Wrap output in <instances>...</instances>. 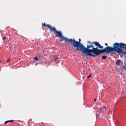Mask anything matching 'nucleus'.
<instances>
[{
	"label": "nucleus",
	"mask_w": 126,
	"mask_h": 126,
	"mask_svg": "<svg viewBox=\"0 0 126 126\" xmlns=\"http://www.w3.org/2000/svg\"><path fill=\"white\" fill-rule=\"evenodd\" d=\"M93 47H92L95 53V56L99 55L100 54L105 53L109 54L116 52L120 54V53L124 54H126V52L123 53L121 49V48H126V46L125 44L121 43H116L113 44V47L107 46L103 49H98V47H94L96 46H98L100 49H103V48L102 46H101L97 42H93L91 43Z\"/></svg>",
	"instance_id": "1"
},
{
	"label": "nucleus",
	"mask_w": 126,
	"mask_h": 126,
	"mask_svg": "<svg viewBox=\"0 0 126 126\" xmlns=\"http://www.w3.org/2000/svg\"><path fill=\"white\" fill-rule=\"evenodd\" d=\"M92 47L93 46L91 44L89 45H87V48L84 46L83 48L80 50L83 52L84 56H93L94 57H96L93 49L92 48Z\"/></svg>",
	"instance_id": "2"
},
{
	"label": "nucleus",
	"mask_w": 126,
	"mask_h": 126,
	"mask_svg": "<svg viewBox=\"0 0 126 126\" xmlns=\"http://www.w3.org/2000/svg\"><path fill=\"white\" fill-rule=\"evenodd\" d=\"M79 41H76L75 39L73 38V39L71 38L68 39L67 42H70L73 43V46L75 47H77L76 50H79L83 49L84 46L81 44L80 42L81 39H79Z\"/></svg>",
	"instance_id": "3"
},
{
	"label": "nucleus",
	"mask_w": 126,
	"mask_h": 126,
	"mask_svg": "<svg viewBox=\"0 0 126 126\" xmlns=\"http://www.w3.org/2000/svg\"><path fill=\"white\" fill-rule=\"evenodd\" d=\"M51 32L53 31L55 34V36L58 37H59L62 39L61 41L64 40L66 42H67L68 40L67 37H65L62 35V32L60 31H58L56 29L55 27H53L50 31Z\"/></svg>",
	"instance_id": "4"
},
{
	"label": "nucleus",
	"mask_w": 126,
	"mask_h": 126,
	"mask_svg": "<svg viewBox=\"0 0 126 126\" xmlns=\"http://www.w3.org/2000/svg\"><path fill=\"white\" fill-rule=\"evenodd\" d=\"M107 107L106 106H104L100 108L99 109L100 112H101L103 111L104 110H106Z\"/></svg>",
	"instance_id": "5"
},
{
	"label": "nucleus",
	"mask_w": 126,
	"mask_h": 126,
	"mask_svg": "<svg viewBox=\"0 0 126 126\" xmlns=\"http://www.w3.org/2000/svg\"><path fill=\"white\" fill-rule=\"evenodd\" d=\"M42 25H43L45 26H47L48 27V28H49L50 31L51 30L53 27H52L51 25H50L49 24H46L45 23H42Z\"/></svg>",
	"instance_id": "6"
},
{
	"label": "nucleus",
	"mask_w": 126,
	"mask_h": 126,
	"mask_svg": "<svg viewBox=\"0 0 126 126\" xmlns=\"http://www.w3.org/2000/svg\"><path fill=\"white\" fill-rule=\"evenodd\" d=\"M121 63V61L120 60H117L116 61V64L117 65H119L120 64V63Z\"/></svg>",
	"instance_id": "7"
},
{
	"label": "nucleus",
	"mask_w": 126,
	"mask_h": 126,
	"mask_svg": "<svg viewBox=\"0 0 126 126\" xmlns=\"http://www.w3.org/2000/svg\"><path fill=\"white\" fill-rule=\"evenodd\" d=\"M107 57L105 56H102V59H105L107 58Z\"/></svg>",
	"instance_id": "8"
},
{
	"label": "nucleus",
	"mask_w": 126,
	"mask_h": 126,
	"mask_svg": "<svg viewBox=\"0 0 126 126\" xmlns=\"http://www.w3.org/2000/svg\"><path fill=\"white\" fill-rule=\"evenodd\" d=\"M99 115L97 113L96 114V119L97 118L99 117Z\"/></svg>",
	"instance_id": "9"
},
{
	"label": "nucleus",
	"mask_w": 126,
	"mask_h": 126,
	"mask_svg": "<svg viewBox=\"0 0 126 126\" xmlns=\"http://www.w3.org/2000/svg\"><path fill=\"white\" fill-rule=\"evenodd\" d=\"M34 59L36 61H38V59L37 57H35Z\"/></svg>",
	"instance_id": "10"
},
{
	"label": "nucleus",
	"mask_w": 126,
	"mask_h": 126,
	"mask_svg": "<svg viewBox=\"0 0 126 126\" xmlns=\"http://www.w3.org/2000/svg\"><path fill=\"white\" fill-rule=\"evenodd\" d=\"M14 120H9L8 121V122H14Z\"/></svg>",
	"instance_id": "11"
},
{
	"label": "nucleus",
	"mask_w": 126,
	"mask_h": 126,
	"mask_svg": "<svg viewBox=\"0 0 126 126\" xmlns=\"http://www.w3.org/2000/svg\"><path fill=\"white\" fill-rule=\"evenodd\" d=\"M9 123V122H8V121H6L5 122V123H4V124H6L7 123Z\"/></svg>",
	"instance_id": "12"
},
{
	"label": "nucleus",
	"mask_w": 126,
	"mask_h": 126,
	"mask_svg": "<svg viewBox=\"0 0 126 126\" xmlns=\"http://www.w3.org/2000/svg\"><path fill=\"white\" fill-rule=\"evenodd\" d=\"M91 76V74H90L87 77V78H88L90 77Z\"/></svg>",
	"instance_id": "13"
},
{
	"label": "nucleus",
	"mask_w": 126,
	"mask_h": 126,
	"mask_svg": "<svg viewBox=\"0 0 126 126\" xmlns=\"http://www.w3.org/2000/svg\"><path fill=\"white\" fill-rule=\"evenodd\" d=\"M6 37H5L3 38V39L4 40H5L6 39Z\"/></svg>",
	"instance_id": "14"
},
{
	"label": "nucleus",
	"mask_w": 126,
	"mask_h": 126,
	"mask_svg": "<svg viewBox=\"0 0 126 126\" xmlns=\"http://www.w3.org/2000/svg\"><path fill=\"white\" fill-rule=\"evenodd\" d=\"M105 45L106 46H108V44H107V43H105Z\"/></svg>",
	"instance_id": "15"
},
{
	"label": "nucleus",
	"mask_w": 126,
	"mask_h": 126,
	"mask_svg": "<svg viewBox=\"0 0 126 126\" xmlns=\"http://www.w3.org/2000/svg\"><path fill=\"white\" fill-rule=\"evenodd\" d=\"M10 59H9L7 61V63H8L10 61Z\"/></svg>",
	"instance_id": "16"
},
{
	"label": "nucleus",
	"mask_w": 126,
	"mask_h": 126,
	"mask_svg": "<svg viewBox=\"0 0 126 126\" xmlns=\"http://www.w3.org/2000/svg\"><path fill=\"white\" fill-rule=\"evenodd\" d=\"M88 43H90L91 44V43L90 42V41H88Z\"/></svg>",
	"instance_id": "17"
},
{
	"label": "nucleus",
	"mask_w": 126,
	"mask_h": 126,
	"mask_svg": "<svg viewBox=\"0 0 126 126\" xmlns=\"http://www.w3.org/2000/svg\"><path fill=\"white\" fill-rule=\"evenodd\" d=\"M96 100V99L95 98L94 99V101L95 102Z\"/></svg>",
	"instance_id": "18"
},
{
	"label": "nucleus",
	"mask_w": 126,
	"mask_h": 126,
	"mask_svg": "<svg viewBox=\"0 0 126 126\" xmlns=\"http://www.w3.org/2000/svg\"><path fill=\"white\" fill-rule=\"evenodd\" d=\"M1 60H0V62H1Z\"/></svg>",
	"instance_id": "19"
}]
</instances>
